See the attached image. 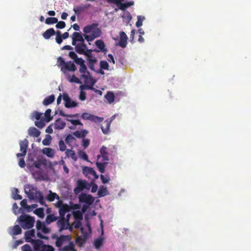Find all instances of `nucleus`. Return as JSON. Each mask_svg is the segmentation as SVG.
Instances as JSON below:
<instances>
[{"label": "nucleus", "instance_id": "f257e3e1", "mask_svg": "<svg viewBox=\"0 0 251 251\" xmlns=\"http://www.w3.org/2000/svg\"><path fill=\"white\" fill-rule=\"evenodd\" d=\"M98 23H93L88 25L83 28V32L86 33H91L90 35L84 34V37L88 42H91L95 38L99 37L101 34V30L98 28Z\"/></svg>", "mask_w": 251, "mask_h": 251}, {"label": "nucleus", "instance_id": "f03ea898", "mask_svg": "<svg viewBox=\"0 0 251 251\" xmlns=\"http://www.w3.org/2000/svg\"><path fill=\"white\" fill-rule=\"evenodd\" d=\"M25 192L27 194L28 197L30 200H34L35 201L39 202L42 205L47 206L44 201L42 193L38 191L36 188L31 186L29 188L28 192L26 190Z\"/></svg>", "mask_w": 251, "mask_h": 251}, {"label": "nucleus", "instance_id": "7ed1b4c3", "mask_svg": "<svg viewBox=\"0 0 251 251\" xmlns=\"http://www.w3.org/2000/svg\"><path fill=\"white\" fill-rule=\"evenodd\" d=\"M57 65L61 69V71L64 74L67 72H74L77 69L76 66L74 62L72 61L65 62L62 57H59L57 58Z\"/></svg>", "mask_w": 251, "mask_h": 251}, {"label": "nucleus", "instance_id": "20e7f679", "mask_svg": "<svg viewBox=\"0 0 251 251\" xmlns=\"http://www.w3.org/2000/svg\"><path fill=\"white\" fill-rule=\"evenodd\" d=\"M34 250L35 251H54V248L50 245H44L40 239L31 240Z\"/></svg>", "mask_w": 251, "mask_h": 251}, {"label": "nucleus", "instance_id": "39448f33", "mask_svg": "<svg viewBox=\"0 0 251 251\" xmlns=\"http://www.w3.org/2000/svg\"><path fill=\"white\" fill-rule=\"evenodd\" d=\"M21 226L24 229H29L33 226L34 219L28 215H22L19 218Z\"/></svg>", "mask_w": 251, "mask_h": 251}, {"label": "nucleus", "instance_id": "423d86ee", "mask_svg": "<svg viewBox=\"0 0 251 251\" xmlns=\"http://www.w3.org/2000/svg\"><path fill=\"white\" fill-rule=\"evenodd\" d=\"M115 150V148L113 146H109L108 148L103 146L100 150L101 156L103 161H107L109 160V154Z\"/></svg>", "mask_w": 251, "mask_h": 251}, {"label": "nucleus", "instance_id": "0eeeda50", "mask_svg": "<svg viewBox=\"0 0 251 251\" xmlns=\"http://www.w3.org/2000/svg\"><path fill=\"white\" fill-rule=\"evenodd\" d=\"M78 199L80 202L85 203L88 205L92 204L94 201V198L92 196L85 193L80 194Z\"/></svg>", "mask_w": 251, "mask_h": 251}, {"label": "nucleus", "instance_id": "6e6552de", "mask_svg": "<svg viewBox=\"0 0 251 251\" xmlns=\"http://www.w3.org/2000/svg\"><path fill=\"white\" fill-rule=\"evenodd\" d=\"M63 99L65 101V106L66 108H70L76 107L78 103L75 101L72 100L68 95L64 93L63 95Z\"/></svg>", "mask_w": 251, "mask_h": 251}, {"label": "nucleus", "instance_id": "1a4fd4ad", "mask_svg": "<svg viewBox=\"0 0 251 251\" xmlns=\"http://www.w3.org/2000/svg\"><path fill=\"white\" fill-rule=\"evenodd\" d=\"M28 145V141L26 139L20 142V151L22 152L17 154V157H23L25 155Z\"/></svg>", "mask_w": 251, "mask_h": 251}, {"label": "nucleus", "instance_id": "9d476101", "mask_svg": "<svg viewBox=\"0 0 251 251\" xmlns=\"http://www.w3.org/2000/svg\"><path fill=\"white\" fill-rule=\"evenodd\" d=\"M56 224L57 226L59 228V231L68 229L70 225L69 223H67L66 221L65 217H60L59 219H58Z\"/></svg>", "mask_w": 251, "mask_h": 251}, {"label": "nucleus", "instance_id": "9b49d317", "mask_svg": "<svg viewBox=\"0 0 251 251\" xmlns=\"http://www.w3.org/2000/svg\"><path fill=\"white\" fill-rule=\"evenodd\" d=\"M87 184V183L86 180H78L77 181V186L74 190L75 194H78L85 188H86Z\"/></svg>", "mask_w": 251, "mask_h": 251}, {"label": "nucleus", "instance_id": "f8f14e48", "mask_svg": "<svg viewBox=\"0 0 251 251\" xmlns=\"http://www.w3.org/2000/svg\"><path fill=\"white\" fill-rule=\"evenodd\" d=\"M71 238V237L70 235H61L56 239L55 245L57 247L60 248L62 246L64 242L70 240Z\"/></svg>", "mask_w": 251, "mask_h": 251}, {"label": "nucleus", "instance_id": "ddd939ff", "mask_svg": "<svg viewBox=\"0 0 251 251\" xmlns=\"http://www.w3.org/2000/svg\"><path fill=\"white\" fill-rule=\"evenodd\" d=\"M36 228L38 230H41L44 233H49L50 232V229L47 227L45 223L40 221H38L36 223Z\"/></svg>", "mask_w": 251, "mask_h": 251}, {"label": "nucleus", "instance_id": "4468645a", "mask_svg": "<svg viewBox=\"0 0 251 251\" xmlns=\"http://www.w3.org/2000/svg\"><path fill=\"white\" fill-rule=\"evenodd\" d=\"M111 122V120H106L101 124L100 128L103 134H107L109 133Z\"/></svg>", "mask_w": 251, "mask_h": 251}, {"label": "nucleus", "instance_id": "2eb2a0df", "mask_svg": "<svg viewBox=\"0 0 251 251\" xmlns=\"http://www.w3.org/2000/svg\"><path fill=\"white\" fill-rule=\"evenodd\" d=\"M83 173L86 176L90 175L93 176L95 179H97L99 177L98 175L96 174V172L95 171V170L91 167H84L83 169Z\"/></svg>", "mask_w": 251, "mask_h": 251}, {"label": "nucleus", "instance_id": "dca6fc26", "mask_svg": "<svg viewBox=\"0 0 251 251\" xmlns=\"http://www.w3.org/2000/svg\"><path fill=\"white\" fill-rule=\"evenodd\" d=\"M87 49L86 45L84 43H78L75 47V50L79 54H83Z\"/></svg>", "mask_w": 251, "mask_h": 251}, {"label": "nucleus", "instance_id": "f3484780", "mask_svg": "<svg viewBox=\"0 0 251 251\" xmlns=\"http://www.w3.org/2000/svg\"><path fill=\"white\" fill-rule=\"evenodd\" d=\"M65 126L66 123L60 118H58L55 120L54 123V128L55 129H62L65 127Z\"/></svg>", "mask_w": 251, "mask_h": 251}, {"label": "nucleus", "instance_id": "a211bd4d", "mask_svg": "<svg viewBox=\"0 0 251 251\" xmlns=\"http://www.w3.org/2000/svg\"><path fill=\"white\" fill-rule=\"evenodd\" d=\"M95 44L98 48L99 49V51L105 53L107 51V49L105 48V45L102 40H99L95 42Z\"/></svg>", "mask_w": 251, "mask_h": 251}, {"label": "nucleus", "instance_id": "6ab92c4d", "mask_svg": "<svg viewBox=\"0 0 251 251\" xmlns=\"http://www.w3.org/2000/svg\"><path fill=\"white\" fill-rule=\"evenodd\" d=\"M71 209V207L67 204H64L62 207L59 209V214L60 217H65V215Z\"/></svg>", "mask_w": 251, "mask_h": 251}, {"label": "nucleus", "instance_id": "aec40b11", "mask_svg": "<svg viewBox=\"0 0 251 251\" xmlns=\"http://www.w3.org/2000/svg\"><path fill=\"white\" fill-rule=\"evenodd\" d=\"M91 6L90 4H87L85 5L77 6L76 7H74L73 9V11L75 12V14L76 15H79L81 13V12L85 9H87Z\"/></svg>", "mask_w": 251, "mask_h": 251}, {"label": "nucleus", "instance_id": "412c9836", "mask_svg": "<svg viewBox=\"0 0 251 251\" xmlns=\"http://www.w3.org/2000/svg\"><path fill=\"white\" fill-rule=\"evenodd\" d=\"M40 133V131L34 127H31L28 129V134L31 136L38 137Z\"/></svg>", "mask_w": 251, "mask_h": 251}, {"label": "nucleus", "instance_id": "4be33fe9", "mask_svg": "<svg viewBox=\"0 0 251 251\" xmlns=\"http://www.w3.org/2000/svg\"><path fill=\"white\" fill-rule=\"evenodd\" d=\"M88 61V66L91 70H94L95 65L97 62V58L95 57H92L90 58H87Z\"/></svg>", "mask_w": 251, "mask_h": 251}, {"label": "nucleus", "instance_id": "5701e85b", "mask_svg": "<svg viewBox=\"0 0 251 251\" xmlns=\"http://www.w3.org/2000/svg\"><path fill=\"white\" fill-rule=\"evenodd\" d=\"M55 34V30L53 28H50L47 29L45 32L43 33V37L46 39H49L51 36Z\"/></svg>", "mask_w": 251, "mask_h": 251}, {"label": "nucleus", "instance_id": "b1692460", "mask_svg": "<svg viewBox=\"0 0 251 251\" xmlns=\"http://www.w3.org/2000/svg\"><path fill=\"white\" fill-rule=\"evenodd\" d=\"M58 217L54 216V214H51L48 215L46 218L45 222L47 224L49 225L52 222H55L57 220Z\"/></svg>", "mask_w": 251, "mask_h": 251}, {"label": "nucleus", "instance_id": "393cba45", "mask_svg": "<svg viewBox=\"0 0 251 251\" xmlns=\"http://www.w3.org/2000/svg\"><path fill=\"white\" fill-rule=\"evenodd\" d=\"M55 100V97L54 95H50L47 97H46L44 100L43 101V104L47 106L51 103H52Z\"/></svg>", "mask_w": 251, "mask_h": 251}, {"label": "nucleus", "instance_id": "a878e982", "mask_svg": "<svg viewBox=\"0 0 251 251\" xmlns=\"http://www.w3.org/2000/svg\"><path fill=\"white\" fill-rule=\"evenodd\" d=\"M65 153L68 157H71L75 161L77 160V157L74 151L67 149Z\"/></svg>", "mask_w": 251, "mask_h": 251}, {"label": "nucleus", "instance_id": "bb28decb", "mask_svg": "<svg viewBox=\"0 0 251 251\" xmlns=\"http://www.w3.org/2000/svg\"><path fill=\"white\" fill-rule=\"evenodd\" d=\"M35 230L31 229L29 231H26L25 233V241L28 242H31V237H35Z\"/></svg>", "mask_w": 251, "mask_h": 251}, {"label": "nucleus", "instance_id": "cd10ccee", "mask_svg": "<svg viewBox=\"0 0 251 251\" xmlns=\"http://www.w3.org/2000/svg\"><path fill=\"white\" fill-rule=\"evenodd\" d=\"M55 199H59V197L55 193H52L50 191V193L47 196V200L50 202L53 201Z\"/></svg>", "mask_w": 251, "mask_h": 251}, {"label": "nucleus", "instance_id": "c85d7f7f", "mask_svg": "<svg viewBox=\"0 0 251 251\" xmlns=\"http://www.w3.org/2000/svg\"><path fill=\"white\" fill-rule=\"evenodd\" d=\"M43 152L49 157H52L54 155V150L50 148H45L43 150Z\"/></svg>", "mask_w": 251, "mask_h": 251}, {"label": "nucleus", "instance_id": "c756f323", "mask_svg": "<svg viewBox=\"0 0 251 251\" xmlns=\"http://www.w3.org/2000/svg\"><path fill=\"white\" fill-rule=\"evenodd\" d=\"M32 176L34 178L38 180H41L42 178V169H38L36 171H33Z\"/></svg>", "mask_w": 251, "mask_h": 251}, {"label": "nucleus", "instance_id": "7c9ffc66", "mask_svg": "<svg viewBox=\"0 0 251 251\" xmlns=\"http://www.w3.org/2000/svg\"><path fill=\"white\" fill-rule=\"evenodd\" d=\"M72 38H74L77 41L80 42V43L84 42V40L82 36L80 33L77 32H75L73 33Z\"/></svg>", "mask_w": 251, "mask_h": 251}, {"label": "nucleus", "instance_id": "2f4dec72", "mask_svg": "<svg viewBox=\"0 0 251 251\" xmlns=\"http://www.w3.org/2000/svg\"><path fill=\"white\" fill-rule=\"evenodd\" d=\"M105 98L107 100L109 103H111L114 101L115 95L113 92H108L105 95Z\"/></svg>", "mask_w": 251, "mask_h": 251}, {"label": "nucleus", "instance_id": "473e14b6", "mask_svg": "<svg viewBox=\"0 0 251 251\" xmlns=\"http://www.w3.org/2000/svg\"><path fill=\"white\" fill-rule=\"evenodd\" d=\"M107 164V162H98L96 163L97 167L98 168L99 171L101 173H104L105 172V165Z\"/></svg>", "mask_w": 251, "mask_h": 251}, {"label": "nucleus", "instance_id": "72a5a7b5", "mask_svg": "<svg viewBox=\"0 0 251 251\" xmlns=\"http://www.w3.org/2000/svg\"><path fill=\"white\" fill-rule=\"evenodd\" d=\"M63 251H76L75 249L74 244L72 242H70L69 244L63 248Z\"/></svg>", "mask_w": 251, "mask_h": 251}, {"label": "nucleus", "instance_id": "f704fd0d", "mask_svg": "<svg viewBox=\"0 0 251 251\" xmlns=\"http://www.w3.org/2000/svg\"><path fill=\"white\" fill-rule=\"evenodd\" d=\"M22 232L21 228L19 225H15L13 226L12 229V235H17L20 234Z\"/></svg>", "mask_w": 251, "mask_h": 251}, {"label": "nucleus", "instance_id": "c9c22d12", "mask_svg": "<svg viewBox=\"0 0 251 251\" xmlns=\"http://www.w3.org/2000/svg\"><path fill=\"white\" fill-rule=\"evenodd\" d=\"M93 51H95V52H99V50H97L96 49L91 50V49H87V48L85 50L84 53L83 54H84L85 56H86L87 57V58H90V57H92L94 56H93L92 53Z\"/></svg>", "mask_w": 251, "mask_h": 251}, {"label": "nucleus", "instance_id": "e433bc0d", "mask_svg": "<svg viewBox=\"0 0 251 251\" xmlns=\"http://www.w3.org/2000/svg\"><path fill=\"white\" fill-rule=\"evenodd\" d=\"M58 19L55 17H48L46 19L45 23L47 25H51L57 23Z\"/></svg>", "mask_w": 251, "mask_h": 251}, {"label": "nucleus", "instance_id": "4c0bfd02", "mask_svg": "<svg viewBox=\"0 0 251 251\" xmlns=\"http://www.w3.org/2000/svg\"><path fill=\"white\" fill-rule=\"evenodd\" d=\"M34 213L40 218H43L45 216L44 209L43 208L36 209L34 211Z\"/></svg>", "mask_w": 251, "mask_h": 251}, {"label": "nucleus", "instance_id": "58836bf2", "mask_svg": "<svg viewBox=\"0 0 251 251\" xmlns=\"http://www.w3.org/2000/svg\"><path fill=\"white\" fill-rule=\"evenodd\" d=\"M44 164L45 162L44 160L41 159H38L34 162L32 166L35 167L37 169H41V166Z\"/></svg>", "mask_w": 251, "mask_h": 251}, {"label": "nucleus", "instance_id": "ea45409f", "mask_svg": "<svg viewBox=\"0 0 251 251\" xmlns=\"http://www.w3.org/2000/svg\"><path fill=\"white\" fill-rule=\"evenodd\" d=\"M103 120V118L97 116L91 115L90 119V121L95 123H100Z\"/></svg>", "mask_w": 251, "mask_h": 251}, {"label": "nucleus", "instance_id": "a19ab883", "mask_svg": "<svg viewBox=\"0 0 251 251\" xmlns=\"http://www.w3.org/2000/svg\"><path fill=\"white\" fill-rule=\"evenodd\" d=\"M51 109H48L46 110L45 113V121L46 122H49L52 119V117L50 116Z\"/></svg>", "mask_w": 251, "mask_h": 251}, {"label": "nucleus", "instance_id": "79ce46f5", "mask_svg": "<svg viewBox=\"0 0 251 251\" xmlns=\"http://www.w3.org/2000/svg\"><path fill=\"white\" fill-rule=\"evenodd\" d=\"M100 68L105 70H109V64L107 61L104 60H101L100 62Z\"/></svg>", "mask_w": 251, "mask_h": 251}, {"label": "nucleus", "instance_id": "37998d69", "mask_svg": "<svg viewBox=\"0 0 251 251\" xmlns=\"http://www.w3.org/2000/svg\"><path fill=\"white\" fill-rule=\"evenodd\" d=\"M132 3L129 2L126 3H123L120 2V3H118L117 5L118 6L119 8L122 10H125L128 7L132 5Z\"/></svg>", "mask_w": 251, "mask_h": 251}, {"label": "nucleus", "instance_id": "c03bdc74", "mask_svg": "<svg viewBox=\"0 0 251 251\" xmlns=\"http://www.w3.org/2000/svg\"><path fill=\"white\" fill-rule=\"evenodd\" d=\"M20 204L22 207H23L25 210H26L28 212L31 211L30 206H28L27 204V201L26 199H24L22 200Z\"/></svg>", "mask_w": 251, "mask_h": 251}, {"label": "nucleus", "instance_id": "a18cd8bd", "mask_svg": "<svg viewBox=\"0 0 251 251\" xmlns=\"http://www.w3.org/2000/svg\"><path fill=\"white\" fill-rule=\"evenodd\" d=\"M73 216L75 220H81L82 219V214L80 211H75L73 212Z\"/></svg>", "mask_w": 251, "mask_h": 251}, {"label": "nucleus", "instance_id": "49530a36", "mask_svg": "<svg viewBox=\"0 0 251 251\" xmlns=\"http://www.w3.org/2000/svg\"><path fill=\"white\" fill-rule=\"evenodd\" d=\"M106 192L107 188L103 186H101L99 190L98 194L99 197H103L106 195Z\"/></svg>", "mask_w": 251, "mask_h": 251}, {"label": "nucleus", "instance_id": "de8ad7c7", "mask_svg": "<svg viewBox=\"0 0 251 251\" xmlns=\"http://www.w3.org/2000/svg\"><path fill=\"white\" fill-rule=\"evenodd\" d=\"M103 239L102 238H98L94 242V246L96 249H99L102 245Z\"/></svg>", "mask_w": 251, "mask_h": 251}, {"label": "nucleus", "instance_id": "09e8293b", "mask_svg": "<svg viewBox=\"0 0 251 251\" xmlns=\"http://www.w3.org/2000/svg\"><path fill=\"white\" fill-rule=\"evenodd\" d=\"M45 119L43 120L41 119L39 121H36L35 122V125L36 126H37L39 128H42L45 125Z\"/></svg>", "mask_w": 251, "mask_h": 251}, {"label": "nucleus", "instance_id": "8fccbe9b", "mask_svg": "<svg viewBox=\"0 0 251 251\" xmlns=\"http://www.w3.org/2000/svg\"><path fill=\"white\" fill-rule=\"evenodd\" d=\"M58 145L59 147V150L61 151H66L67 149H66V146L64 143V142L61 140L59 141Z\"/></svg>", "mask_w": 251, "mask_h": 251}, {"label": "nucleus", "instance_id": "3c124183", "mask_svg": "<svg viewBox=\"0 0 251 251\" xmlns=\"http://www.w3.org/2000/svg\"><path fill=\"white\" fill-rule=\"evenodd\" d=\"M79 71L80 73L85 74L86 73L88 74H89V73L87 71V67L84 63L80 64Z\"/></svg>", "mask_w": 251, "mask_h": 251}, {"label": "nucleus", "instance_id": "603ef678", "mask_svg": "<svg viewBox=\"0 0 251 251\" xmlns=\"http://www.w3.org/2000/svg\"><path fill=\"white\" fill-rule=\"evenodd\" d=\"M78 155L80 158H82V159L87 161H88V157L85 152L82 151H79L78 152Z\"/></svg>", "mask_w": 251, "mask_h": 251}, {"label": "nucleus", "instance_id": "864d4df0", "mask_svg": "<svg viewBox=\"0 0 251 251\" xmlns=\"http://www.w3.org/2000/svg\"><path fill=\"white\" fill-rule=\"evenodd\" d=\"M66 120L67 121L70 122L72 124H73L74 126L83 125L79 120H73L70 119H67Z\"/></svg>", "mask_w": 251, "mask_h": 251}, {"label": "nucleus", "instance_id": "5fc2aeb1", "mask_svg": "<svg viewBox=\"0 0 251 251\" xmlns=\"http://www.w3.org/2000/svg\"><path fill=\"white\" fill-rule=\"evenodd\" d=\"M74 140H75V138L73 136L72 134H69L65 138V142L67 144L70 145Z\"/></svg>", "mask_w": 251, "mask_h": 251}, {"label": "nucleus", "instance_id": "6e6d98bb", "mask_svg": "<svg viewBox=\"0 0 251 251\" xmlns=\"http://www.w3.org/2000/svg\"><path fill=\"white\" fill-rule=\"evenodd\" d=\"M56 24L55 27L58 29L64 28L66 26V24L64 21L57 22Z\"/></svg>", "mask_w": 251, "mask_h": 251}, {"label": "nucleus", "instance_id": "4d7b16f0", "mask_svg": "<svg viewBox=\"0 0 251 251\" xmlns=\"http://www.w3.org/2000/svg\"><path fill=\"white\" fill-rule=\"evenodd\" d=\"M137 18H138V20L136 23V26L137 27H139L142 25H143L142 22H143V20L145 19V18L143 17L142 18V17L140 16H138Z\"/></svg>", "mask_w": 251, "mask_h": 251}, {"label": "nucleus", "instance_id": "13d9d810", "mask_svg": "<svg viewBox=\"0 0 251 251\" xmlns=\"http://www.w3.org/2000/svg\"><path fill=\"white\" fill-rule=\"evenodd\" d=\"M118 45L122 48H125L127 45V40L123 39H120Z\"/></svg>", "mask_w": 251, "mask_h": 251}, {"label": "nucleus", "instance_id": "bf43d9fd", "mask_svg": "<svg viewBox=\"0 0 251 251\" xmlns=\"http://www.w3.org/2000/svg\"><path fill=\"white\" fill-rule=\"evenodd\" d=\"M94 89V87L92 86L88 85H81L79 86V89L81 90H92Z\"/></svg>", "mask_w": 251, "mask_h": 251}, {"label": "nucleus", "instance_id": "052dcab7", "mask_svg": "<svg viewBox=\"0 0 251 251\" xmlns=\"http://www.w3.org/2000/svg\"><path fill=\"white\" fill-rule=\"evenodd\" d=\"M86 93L83 90H81L79 95V99L81 100H86Z\"/></svg>", "mask_w": 251, "mask_h": 251}, {"label": "nucleus", "instance_id": "680f3d73", "mask_svg": "<svg viewBox=\"0 0 251 251\" xmlns=\"http://www.w3.org/2000/svg\"><path fill=\"white\" fill-rule=\"evenodd\" d=\"M70 81L71 82H75L76 83H81V81L79 79L76 77L75 75H73L72 78L70 79Z\"/></svg>", "mask_w": 251, "mask_h": 251}, {"label": "nucleus", "instance_id": "e2e57ef3", "mask_svg": "<svg viewBox=\"0 0 251 251\" xmlns=\"http://www.w3.org/2000/svg\"><path fill=\"white\" fill-rule=\"evenodd\" d=\"M90 144V140L88 139L83 138L82 140V146L84 149L88 147Z\"/></svg>", "mask_w": 251, "mask_h": 251}, {"label": "nucleus", "instance_id": "0e129e2a", "mask_svg": "<svg viewBox=\"0 0 251 251\" xmlns=\"http://www.w3.org/2000/svg\"><path fill=\"white\" fill-rule=\"evenodd\" d=\"M42 114L38 112V111H34L33 113V117H34L37 120H39L41 119Z\"/></svg>", "mask_w": 251, "mask_h": 251}, {"label": "nucleus", "instance_id": "69168bd1", "mask_svg": "<svg viewBox=\"0 0 251 251\" xmlns=\"http://www.w3.org/2000/svg\"><path fill=\"white\" fill-rule=\"evenodd\" d=\"M14 190H15L16 194L13 196V199L14 200H21L22 199V196H21L20 195H19L18 194V192H19V191H18V189L15 188Z\"/></svg>", "mask_w": 251, "mask_h": 251}, {"label": "nucleus", "instance_id": "338daca9", "mask_svg": "<svg viewBox=\"0 0 251 251\" xmlns=\"http://www.w3.org/2000/svg\"><path fill=\"white\" fill-rule=\"evenodd\" d=\"M74 62L76 64H78V65H80V64H83V63H84V61L83 60L82 58H79L78 57H77L75 60H74Z\"/></svg>", "mask_w": 251, "mask_h": 251}, {"label": "nucleus", "instance_id": "774afa93", "mask_svg": "<svg viewBox=\"0 0 251 251\" xmlns=\"http://www.w3.org/2000/svg\"><path fill=\"white\" fill-rule=\"evenodd\" d=\"M22 251H32L30 246L28 244H25L22 247Z\"/></svg>", "mask_w": 251, "mask_h": 251}]
</instances>
